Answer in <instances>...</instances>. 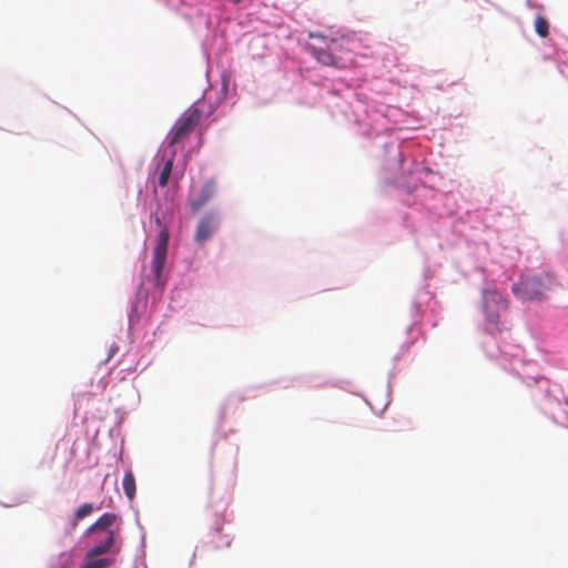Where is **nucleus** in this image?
Segmentation results:
<instances>
[{
	"mask_svg": "<svg viewBox=\"0 0 568 568\" xmlns=\"http://www.w3.org/2000/svg\"><path fill=\"white\" fill-rule=\"evenodd\" d=\"M230 544H231V541H230L229 539H226V540L224 541V545H225V546H230Z\"/></svg>",
	"mask_w": 568,
	"mask_h": 568,
	"instance_id": "obj_16",
	"label": "nucleus"
},
{
	"mask_svg": "<svg viewBox=\"0 0 568 568\" xmlns=\"http://www.w3.org/2000/svg\"><path fill=\"white\" fill-rule=\"evenodd\" d=\"M509 310V300L496 288L483 291V312L486 326L490 333L503 331L501 316Z\"/></svg>",
	"mask_w": 568,
	"mask_h": 568,
	"instance_id": "obj_1",
	"label": "nucleus"
},
{
	"mask_svg": "<svg viewBox=\"0 0 568 568\" xmlns=\"http://www.w3.org/2000/svg\"><path fill=\"white\" fill-rule=\"evenodd\" d=\"M202 112L197 108L187 109L175 122L168 135L170 146L184 144L195 126L200 123Z\"/></svg>",
	"mask_w": 568,
	"mask_h": 568,
	"instance_id": "obj_3",
	"label": "nucleus"
},
{
	"mask_svg": "<svg viewBox=\"0 0 568 568\" xmlns=\"http://www.w3.org/2000/svg\"><path fill=\"white\" fill-rule=\"evenodd\" d=\"M93 511V506L92 504H89V503H85L83 505H81L75 511H74V520L75 521H79L83 518H85L87 516H89L91 513Z\"/></svg>",
	"mask_w": 568,
	"mask_h": 568,
	"instance_id": "obj_14",
	"label": "nucleus"
},
{
	"mask_svg": "<svg viewBox=\"0 0 568 568\" xmlns=\"http://www.w3.org/2000/svg\"><path fill=\"white\" fill-rule=\"evenodd\" d=\"M313 50L316 59L325 65L345 68L349 60L346 58L349 52L344 50L342 41L336 39H331L326 48L313 47Z\"/></svg>",
	"mask_w": 568,
	"mask_h": 568,
	"instance_id": "obj_4",
	"label": "nucleus"
},
{
	"mask_svg": "<svg viewBox=\"0 0 568 568\" xmlns=\"http://www.w3.org/2000/svg\"><path fill=\"white\" fill-rule=\"evenodd\" d=\"M118 527L121 528V518L116 514L105 513L87 529V535L98 531H105L109 535V530H115Z\"/></svg>",
	"mask_w": 568,
	"mask_h": 568,
	"instance_id": "obj_8",
	"label": "nucleus"
},
{
	"mask_svg": "<svg viewBox=\"0 0 568 568\" xmlns=\"http://www.w3.org/2000/svg\"><path fill=\"white\" fill-rule=\"evenodd\" d=\"M242 1H243V0H233V2H234L235 4H239V3H241Z\"/></svg>",
	"mask_w": 568,
	"mask_h": 568,
	"instance_id": "obj_17",
	"label": "nucleus"
},
{
	"mask_svg": "<svg viewBox=\"0 0 568 568\" xmlns=\"http://www.w3.org/2000/svg\"><path fill=\"white\" fill-rule=\"evenodd\" d=\"M566 405L568 406V397L565 399Z\"/></svg>",
	"mask_w": 568,
	"mask_h": 568,
	"instance_id": "obj_18",
	"label": "nucleus"
},
{
	"mask_svg": "<svg viewBox=\"0 0 568 568\" xmlns=\"http://www.w3.org/2000/svg\"><path fill=\"white\" fill-rule=\"evenodd\" d=\"M122 486L124 494L126 497L132 500L135 497L136 486H135V478L132 471H126L123 480Z\"/></svg>",
	"mask_w": 568,
	"mask_h": 568,
	"instance_id": "obj_12",
	"label": "nucleus"
},
{
	"mask_svg": "<svg viewBox=\"0 0 568 568\" xmlns=\"http://www.w3.org/2000/svg\"><path fill=\"white\" fill-rule=\"evenodd\" d=\"M552 284L554 281L549 274H524L519 281L513 285L511 290L515 296L524 301H540L547 297Z\"/></svg>",
	"mask_w": 568,
	"mask_h": 568,
	"instance_id": "obj_2",
	"label": "nucleus"
},
{
	"mask_svg": "<svg viewBox=\"0 0 568 568\" xmlns=\"http://www.w3.org/2000/svg\"><path fill=\"white\" fill-rule=\"evenodd\" d=\"M214 183L207 182L199 192L197 196L190 201L193 212L200 211L214 195Z\"/></svg>",
	"mask_w": 568,
	"mask_h": 568,
	"instance_id": "obj_9",
	"label": "nucleus"
},
{
	"mask_svg": "<svg viewBox=\"0 0 568 568\" xmlns=\"http://www.w3.org/2000/svg\"><path fill=\"white\" fill-rule=\"evenodd\" d=\"M535 31L541 38H546L549 34V22L545 17L538 16L535 19Z\"/></svg>",
	"mask_w": 568,
	"mask_h": 568,
	"instance_id": "obj_13",
	"label": "nucleus"
},
{
	"mask_svg": "<svg viewBox=\"0 0 568 568\" xmlns=\"http://www.w3.org/2000/svg\"><path fill=\"white\" fill-rule=\"evenodd\" d=\"M176 151L173 150L172 153H171V156L164 161L163 163V166L161 169V172H160V175H159V180H158V184L161 186V187H164L168 185L169 183V179H170V175L172 173V170H173V158L175 155Z\"/></svg>",
	"mask_w": 568,
	"mask_h": 568,
	"instance_id": "obj_11",
	"label": "nucleus"
},
{
	"mask_svg": "<svg viewBox=\"0 0 568 568\" xmlns=\"http://www.w3.org/2000/svg\"><path fill=\"white\" fill-rule=\"evenodd\" d=\"M223 524H224V518L222 516H219V515H215V519H214V531L216 534H220L222 531V527H223Z\"/></svg>",
	"mask_w": 568,
	"mask_h": 568,
	"instance_id": "obj_15",
	"label": "nucleus"
},
{
	"mask_svg": "<svg viewBox=\"0 0 568 568\" xmlns=\"http://www.w3.org/2000/svg\"><path fill=\"white\" fill-rule=\"evenodd\" d=\"M217 220L213 213H209L204 215L195 230L194 239L197 243H203L210 240L217 229Z\"/></svg>",
	"mask_w": 568,
	"mask_h": 568,
	"instance_id": "obj_7",
	"label": "nucleus"
},
{
	"mask_svg": "<svg viewBox=\"0 0 568 568\" xmlns=\"http://www.w3.org/2000/svg\"><path fill=\"white\" fill-rule=\"evenodd\" d=\"M100 554H93L90 549L85 557L81 568H109L114 565V559L110 557H100Z\"/></svg>",
	"mask_w": 568,
	"mask_h": 568,
	"instance_id": "obj_10",
	"label": "nucleus"
},
{
	"mask_svg": "<svg viewBox=\"0 0 568 568\" xmlns=\"http://www.w3.org/2000/svg\"><path fill=\"white\" fill-rule=\"evenodd\" d=\"M121 528H116L115 530H109V535L106 537L99 541L94 547L91 549L93 550V554H100L105 555L109 552L118 554L121 549Z\"/></svg>",
	"mask_w": 568,
	"mask_h": 568,
	"instance_id": "obj_6",
	"label": "nucleus"
},
{
	"mask_svg": "<svg viewBox=\"0 0 568 568\" xmlns=\"http://www.w3.org/2000/svg\"><path fill=\"white\" fill-rule=\"evenodd\" d=\"M168 246H169V231L166 229H163L158 237V244L154 247L153 251V258H152V272L154 275V282L156 285H162V271L166 261V254H168Z\"/></svg>",
	"mask_w": 568,
	"mask_h": 568,
	"instance_id": "obj_5",
	"label": "nucleus"
}]
</instances>
